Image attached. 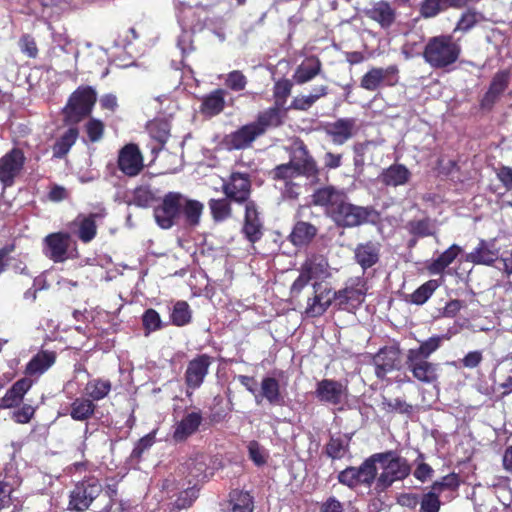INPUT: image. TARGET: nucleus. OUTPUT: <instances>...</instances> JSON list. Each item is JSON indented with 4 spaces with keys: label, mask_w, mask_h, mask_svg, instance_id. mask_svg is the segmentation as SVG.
Segmentation results:
<instances>
[{
    "label": "nucleus",
    "mask_w": 512,
    "mask_h": 512,
    "mask_svg": "<svg viewBox=\"0 0 512 512\" xmlns=\"http://www.w3.org/2000/svg\"><path fill=\"white\" fill-rule=\"evenodd\" d=\"M204 205L195 199H189L180 192L170 191L159 199L153 209L156 224L161 229H170L178 224L181 217L189 227L200 224Z\"/></svg>",
    "instance_id": "obj_1"
},
{
    "label": "nucleus",
    "mask_w": 512,
    "mask_h": 512,
    "mask_svg": "<svg viewBox=\"0 0 512 512\" xmlns=\"http://www.w3.org/2000/svg\"><path fill=\"white\" fill-rule=\"evenodd\" d=\"M461 53L462 47L452 35L441 34L428 39L422 56L431 68L449 71Z\"/></svg>",
    "instance_id": "obj_2"
},
{
    "label": "nucleus",
    "mask_w": 512,
    "mask_h": 512,
    "mask_svg": "<svg viewBox=\"0 0 512 512\" xmlns=\"http://www.w3.org/2000/svg\"><path fill=\"white\" fill-rule=\"evenodd\" d=\"M276 128L279 127L274 123L273 117L266 116L260 111L254 121L226 134L221 145L227 151L245 150L250 148L255 140L265 135L268 130Z\"/></svg>",
    "instance_id": "obj_3"
},
{
    "label": "nucleus",
    "mask_w": 512,
    "mask_h": 512,
    "mask_svg": "<svg viewBox=\"0 0 512 512\" xmlns=\"http://www.w3.org/2000/svg\"><path fill=\"white\" fill-rule=\"evenodd\" d=\"M374 457L376 464L379 463L382 468L374 487L378 494L387 491L395 482L403 481L411 474L410 463L396 450L374 453Z\"/></svg>",
    "instance_id": "obj_4"
},
{
    "label": "nucleus",
    "mask_w": 512,
    "mask_h": 512,
    "mask_svg": "<svg viewBox=\"0 0 512 512\" xmlns=\"http://www.w3.org/2000/svg\"><path fill=\"white\" fill-rule=\"evenodd\" d=\"M330 219L339 228H354L365 224H377L380 213L373 206L351 203L347 196Z\"/></svg>",
    "instance_id": "obj_5"
},
{
    "label": "nucleus",
    "mask_w": 512,
    "mask_h": 512,
    "mask_svg": "<svg viewBox=\"0 0 512 512\" xmlns=\"http://www.w3.org/2000/svg\"><path fill=\"white\" fill-rule=\"evenodd\" d=\"M368 290V281L363 276L349 278L344 287L333 291L334 309L355 313L364 303Z\"/></svg>",
    "instance_id": "obj_6"
},
{
    "label": "nucleus",
    "mask_w": 512,
    "mask_h": 512,
    "mask_svg": "<svg viewBox=\"0 0 512 512\" xmlns=\"http://www.w3.org/2000/svg\"><path fill=\"white\" fill-rule=\"evenodd\" d=\"M97 102L96 90L88 85H81L71 93L62 109L66 124H77L91 115Z\"/></svg>",
    "instance_id": "obj_7"
},
{
    "label": "nucleus",
    "mask_w": 512,
    "mask_h": 512,
    "mask_svg": "<svg viewBox=\"0 0 512 512\" xmlns=\"http://www.w3.org/2000/svg\"><path fill=\"white\" fill-rule=\"evenodd\" d=\"M103 487L98 478L85 477L77 482L70 491L68 510L84 512L88 510L93 501L102 493Z\"/></svg>",
    "instance_id": "obj_8"
},
{
    "label": "nucleus",
    "mask_w": 512,
    "mask_h": 512,
    "mask_svg": "<svg viewBox=\"0 0 512 512\" xmlns=\"http://www.w3.org/2000/svg\"><path fill=\"white\" fill-rule=\"evenodd\" d=\"M72 241L68 232H53L46 235L43 239V253L54 263H63L72 258Z\"/></svg>",
    "instance_id": "obj_9"
},
{
    "label": "nucleus",
    "mask_w": 512,
    "mask_h": 512,
    "mask_svg": "<svg viewBox=\"0 0 512 512\" xmlns=\"http://www.w3.org/2000/svg\"><path fill=\"white\" fill-rule=\"evenodd\" d=\"M399 82L397 65L371 67L360 79V87L367 91H376L381 87H394Z\"/></svg>",
    "instance_id": "obj_10"
},
{
    "label": "nucleus",
    "mask_w": 512,
    "mask_h": 512,
    "mask_svg": "<svg viewBox=\"0 0 512 512\" xmlns=\"http://www.w3.org/2000/svg\"><path fill=\"white\" fill-rule=\"evenodd\" d=\"M293 79L281 78L274 83L273 86V99L274 104L261 112L266 116L273 117L274 123L281 127L285 123L288 109L285 107L288 97L293 88Z\"/></svg>",
    "instance_id": "obj_11"
},
{
    "label": "nucleus",
    "mask_w": 512,
    "mask_h": 512,
    "mask_svg": "<svg viewBox=\"0 0 512 512\" xmlns=\"http://www.w3.org/2000/svg\"><path fill=\"white\" fill-rule=\"evenodd\" d=\"M25 163V154L18 147H13L0 158V183L4 188L12 187L15 184Z\"/></svg>",
    "instance_id": "obj_12"
},
{
    "label": "nucleus",
    "mask_w": 512,
    "mask_h": 512,
    "mask_svg": "<svg viewBox=\"0 0 512 512\" xmlns=\"http://www.w3.org/2000/svg\"><path fill=\"white\" fill-rule=\"evenodd\" d=\"M222 191L231 201L238 204L251 202L252 183L248 173L232 172L222 185Z\"/></svg>",
    "instance_id": "obj_13"
},
{
    "label": "nucleus",
    "mask_w": 512,
    "mask_h": 512,
    "mask_svg": "<svg viewBox=\"0 0 512 512\" xmlns=\"http://www.w3.org/2000/svg\"><path fill=\"white\" fill-rule=\"evenodd\" d=\"M161 490L169 497L177 495L173 503L176 510L190 508L198 498L199 489L196 485L185 487L184 483L178 482L174 477H168L163 480Z\"/></svg>",
    "instance_id": "obj_14"
},
{
    "label": "nucleus",
    "mask_w": 512,
    "mask_h": 512,
    "mask_svg": "<svg viewBox=\"0 0 512 512\" xmlns=\"http://www.w3.org/2000/svg\"><path fill=\"white\" fill-rule=\"evenodd\" d=\"M117 167L127 177H136L144 169V157L135 143L125 144L117 156Z\"/></svg>",
    "instance_id": "obj_15"
},
{
    "label": "nucleus",
    "mask_w": 512,
    "mask_h": 512,
    "mask_svg": "<svg viewBox=\"0 0 512 512\" xmlns=\"http://www.w3.org/2000/svg\"><path fill=\"white\" fill-rule=\"evenodd\" d=\"M290 161L299 176H304L308 179H318L320 168L303 141L298 142L293 148Z\"/></svg>",
    "instance_id": "obj_16"
},
{
    "label": "nucleus",
    "mask_w": 512,
    "mask_h": 512,
    "mask_svg": "<svg viewBox=\"0 0 512 512\" xmlns=\"http://www.w3.org/2000/svg\"><path fill=\"white\" fill-rule=\"evenodd\" d=\"M214 358L208 354H198L189 360L184 373L185 385L188 389L196 390L202 386L209 373Z\"/></svg>",
    "instance_id": "obj_17"
},
{
    "label": "nucleus",
    "mask_w": 512,
    "mask_h": 512,
    "mask_svg": "<svg viewBox=\"0 0 512 512\" xmlns=\"http://www.w3.org/2000/svg\"><path fill=\"white\" fill-rule=\"evenodd\" d=\"M347 196L344 190L328 185L318 188L313 192L311 204L323 208L326 216L331 218Z\"/></svg>",
    "instance_id": "obj_18"
},
{
    "label": "nucleus",
    "mask_w": 512,
    "mask_h": 512,
    "mask_svg": "<svg viewBox=\"0 0 512 512\" xmlns=\"http://www.w3.org/2000/svg\"><path fill=\"white\" fill-rule=\"evenodd\" d=\"M405 365L413 378L423 384H433L438 381L437 363H433L426 358H421L406 354Z\"/></svg>",
    "instance_id": "obj_19"
},
{
    "label": "nucleus",
    "mask_w": 512,
    "mask_h": 512,
    "mask_svg": "<svg viewBox=\"0 0 512 512\" xmlns=\"http://www.w3.org/2000/svg\"><path fill=\"white\" fill-rule=\"evenodd\" d=\"M314 395L323 404L337 406L347 396V386L334 379H322L316 383Z\"/></svg>",
    "instance_id": "obj_20"
},
{
    "label": "nucleus",
    "mask_w": 512,
    "mask_h": 512,
    "mask_svg": "<svg viewBox=\"0 0 512 512\" xmlns=\"http://www.w3.org/2000/svg\"><path fill=\"white\" fill-rule=\"evenodd\" d=\"M324 130L332 143L340 146L358 133L357 119L353 117L338 118L334 122L328 123Z\"/></svg>",
    "instance_id": "obj_21"
},
{
    "label": "nucleus",
    "mask_w": 512,
    "mask_h": 512,
    "mask_svg": "<svg viewBox=\"0 0 512 512\" xmlns=\"http://www.w3.org/2000/svg\"><path fill=\"white\" fill-rule=\"evenodd\" d=\"M401 350L399 346H384L373 357L375 375L384 380L389 372L395 370L400 362Z\"/></svg>",
    "instance_id": "obj_22"
},
{
    "label": "nucleus",
    "mask_w": 512,
    "mask_h": 512,
    "mask_svg": "<svg viewBox=\"0 0 512 512\" xmlns=\"http://www.w3.org/2000/svg\"><path fill=\"white\" fill-rule=\"evenodd\" d=\"M263 231L264 226L259 216L258 206L255 201H251L245 206L242 233L250 243L254 244L263 237Z\"/></svg>",
    "instance_id": "obj_23"
},
{
    "label": "nucleus",
    "mask_w": 512,
    "mask_h": 512,
    "mask_svg": "<svg viewBox=\"0 0 512 512\" xmlns=\"http://www.w3.org/2000/svg\"><path fill=\"white\" fill-rule=\"evenodd\" d=\"M365 15L382 29L391 28L397 19L396 8L387 0L374 2L371 8L365 10Z\"/></svg>",
    "instance_id": "obj_24"
},
{
    "label": "nucleus",
    "mask_w": 512,
    "mask_h": 512,
    "mask_svg": "<svg viewBox=\"0 0 512 512\" xmlns=\"http://www.w3.org/2000/svg\"><path fill=\"white\" fill-rule=\"evenodd\" d=\"M203 422V416L200 411L186 413L182 419L174 425L172 439L176 443L186 441L195 434Z\"/></svg>",
    "instance_id": "obj_25"
},
{
    "label": "nucleus",
    "mask_w": 512,
    "mask_h": 512,
    "mask_svg": "<svg viewBox=\"0 0 512 512\" xmlns=\"http://www.w3.org/2000/svg\"><path fill=\"white\" fill-rule=\"evenodd\" d=\"M381 244L377 241L368 240L356 245L354 249V260L366 271L372 268L380 260Z\"/></svg>",
    "instance_id": "obj_26"
},
{
    "label": "nucleus",
    "mask_w": 512,
    "mask_h": 512,
    "mask_svg": "<svg viewBox=\"0 0 512 512\" xmlns=\"http://www.w3.org/2000/svg\"><path fill=\"white\" fill-rule=\"evenodd\" d=\"M33 380L28 377H23L17 380L0 398V409L17 408L23 402L25 394L33 386Z\"/></svg>",
    "instance_id": "obj_27"
},
{
    "label": "nucleus",
    "mask_w": 512,
    "mask_h": 512,
    "mask_svg": "<svg viewBox=\"0 0 512 512\" xmlns=\"http://www.w3.org/2000/svg\"><path fill=\"white\" fill-rule=\"evenodd\" d=\"M322 72V62L315 55L307 56L295 68L292 79L297 85H304L315 79Z\"/></svg>",
    "instance_id": "obj_28"
},
{
    "label": "nucleus",
    "mask_w": 512,
    "mask_h": 512,
    "mask_svg": "<svg viewBox=\"0 0 512 512\" xmlns=\"http://www.w3.org/2000/svg\"><path fill=\"white\" fill-rule=\"evenodd\" d=\"M317 234L318 228L314 224L299 220L294 224L288 235V240L296 248H306L313 242Z\"/></svg>",
    "instance_id": "obj_29"
},
{
    "label": "nucleus",
    "mask_w": 512,
    "mask_h": 512,
    "mask_svg": "<svg viewBox=\"0 0 512 512\" xmlns=\"http://www.w3.org/2000/svg\"><path fill=\"white\" fill-rule=\"evenodd\" d=\"M411 177V171L404 164L394 163L382 170L379 181L387 187H398L408 184Z\"/></svg>",
    "instance_id": "obj_30"
},
{
    "label": "nucleus",
    "mask_w": 512,
    "mask_h": 512,
    "mask_svg": "<svg viewBox=\"0 0 512 512\" xmlns=\"http://www.w3.org/2000/svg\"><path fill=\"white\" fill-rule=\"evenodd\" d=\"M57 354L50 350H40L26 364V377H39L44 374L56 362Z\"/></svg>",
    "instance_id": "obj_31"
},
{
    "label": "nucleus",
    "mask_w": 512,
    "mask_h": 512,
    "mask_svg": "<svg viewBox=\"0 0 512 512\" xmlns=\"http://www.w3.org/2000/svg\"><path fill=\"white\" fill-rule=\"evenodd\" d=\"M98 213H90L88 215L78 214L77 217L69 224V227H77V236L83 243L91 242L97 235L96 219Z\"/></svg>",
    "instance_id": "obj_32"
},
{
    "label": "nucleus",
    "mask_w": 512,
    "mask_h": 512,
    "mask_svg": "<svg viewBox=\"0 0 512 512\" xmlns=\"http://www.w3.org/2000/svg\"><path fill=\"white\" fill-rule=\"evenodd\" d=\"M468 260L474 264L491 266L500 260L499 249L495 247L494 240H480L478 246L468 255Z\"/></svg>",
    "instance_id": "obj_33"
},
{
    "label": "nucleus",
    "mask_w": 512,
    "mask_h": 512,
    "mask_svg": "<svg viewBox=\"0 0 512 512\" xmlns=\"http://www.w3.org/2000/svg\"><path fill=\"white\" fill-rule=\"evenodd\" d=\"M259 396L271 406H284L285 404V396L281 391L280 382L275 377L262 378Z\"/></svg>",
    "instance_id": "obj_34"
},
{
    "label": "nucleus",
    "mask_w": 512,
    "mask_h": 512,
    "mask_svg": "<svg viewBox=\"0 0 512 512\" xmlns=\"http://www.w3.org/2000/svg\"><path fill=\"white\" fill-rule=\"evenodd\" d=\"M148 134L157 143V147L152 148V153H159L170 138L171 124L163 118H156L149 121L146 125Z\"/></svg>",
    "instance_id": "obj_35"
},
{
    "label": "nucleus",
    "mask_w": 512,
    "mask_h": 512,
    "mask_svg": "<svg viewBox=\"0 0 512 512\" xmlns=\"http://www.w3.org/2000/svg\"><path fill=\"white\" fill-rule=\"evenodd\" d=\"M226 94V90L217 88L203 96L200 105V112L207 117L219 115L225 108Z\"/></svg>",
    "instance_id": "obj_36"
},
{
    "label": "nucleus",
    "mask_w": 512,
    "mask_h": 512,
    "mask_svg": "<svg viewBox=\"0 0 512 512\" xmlns=\"http://www.w3.org/2000/svg\"><path fill=\"white\" fill-rule=\"evenodd\" d=\"M328 260L320 254L313 253L309 255L301 264L302 270L311 280L325 278L329 275Z\"/></svg>",
    "instance_id": "obj_37"
},
{
    "label": "nucleus",
    "mask_w": 512,
    "mask_h": 512,
    "mask_svg": "<svg viewBox=\"0 0 512 512\" xmlns=\"http://www.w3.org/2000/svg\"><path fill=\"white\" fill-rule=\"evenodd\" d=\"M97 405L87 396L75 398L69 405V415L74 421L87 422L94 417Z\"/></svg>",
    "instance_id": "obj_38"
},
{
    "label": "nucleus",
    "mask_w": 512,
    "mask_h": 512,
    "mask_svg": "<svg viewBox=\"0 0 512 512\" xmlns=\"http://www.w3.org/2000/svg\"><path fill=\"white\" fill-rule=\"evenodd\" d=\"M408 233L415 238H426L436 235V221L430 217L412 219L405 226Z\"/></svg>",
    "instance_id": "obj_39"
},
{
    "label": "nucleus",
    "mask_w": 512,
    "mask_h": 512,
    "mask_svg": "<svg viewBox=\"0 0 512 512\" xmlns=\"http://www.w3.org/2000/svg\"><path fill=\"white\" fill-rule=\"evenodd\" d=\"M112 390V382L105 378H93L85 384V396L92 399L94 403L106 398Z\"/></svg>",
    "instance_id": "obj_40"
},
{
    "label": "nucleus",
    "mask_w": 512,
    "mask_h": 512,
    "mask_svg": "<svg viewBox=\"0 0 512 512\" xmlns=\"http://www.w3.org/2000/svg\"><path fill=\"white\" fill-rule=\"evenodd\" d=\"M79 137V129L77 127L68 128L53 144V157L57 159L64 158L76 143Z\"/></svg>",
    "instance_id": "obj_41"
},
{
    "label": "nucleus",
    "mask_w": 512,
    "mask_h": 512,
    "mask_svg": "<svg viewBox=\"0 0 512 512\" xmlns=\"http://www.w3.org/2000/svg\"><path fill=\"white\" fill-rule=\"evenodd\" d=\"M461 252L462 249L460 246L457 244H452L427 266L429 273L442 274L445 269L454 262V260Z\"/></svg>",
    "instance_id": "obj_42"
},
{
    "label": "nucleus",
    "mask_w": 512,
    "mask_h": 512,
    "mask_svg": "<svg viewBox=\"0 0 512 512\" xmlns=\"http://www.w3.org/2000/svg\"><path fill=\"white\" fill-rule=\"evenodd\" d=\"M357 479L361 486L371 487L376 484L378 478V469L375 462L374 454L366 458L359 466H355Z\"/></svg>",
    "instance_id": "obj_43"
},
{
    "label": "nucleus",
    "mask_w": 512,
    "mask_h": 512,
    "mask_svg": "<svg viewBox=\"0 0 512 512\" xmlns=\"http://www.w3.org/2000/svg\"><path fill=\"white\" fill-rule=\"evenodd\" d=\"M230 512H253L254 498L248 491L234 489L229 493Z\"/></svg>",
    "instance_id": "obj_44"
},
{
    "label": "nucleus",
    "mask_w": 512,
    "mask_h": 512,
    "mask_svg": "<svg viewBox=\"0 0 512 512\" xmlns=\"http://www.w3.org/2000/svg\"><path fill=\"white\" fill-rule=\"evenodd\" d=\"M445 339H447L446 335H433L421 341L418 347L410 348L407 354L429 359L442 346Z\"/></svg>",
    "instance_id": "obj_45"
},
{
    "label": "nucleus",
    "mask_w": 512,
    "mask_h": 512,
    "mask_svg": "<svg viewBox=\"0 0 512 512\" xmlns=\"http://www.w3.org/2000/svg\"><path fill=\"white\" fill-rule=\"evenodd\" d=\"M170 322L176 327H183L192 322V310L186 301L178 300L174 303L170 313Z\"/></svg>",
    "instance_id": "obj_46"
},
{
    "label": "nucleus",
    "mask_w": 512,
    "mask_h": 512,
    "mask_svg": "<svg viewBox=\"0 0 512 512\" xmlns=\"http://www.w3.org/2000/svg\"><path fill=\"white\" fill-rule=\"evenodd\" d=\"M332 306L334 307L332 296L327 298L325 301H322L321 297L313 292V296L307 299L305 314L310 318L320 317Z\"/></svg>",
    "instance_id": "obj_47"
},
{
    "label": "nucleus",
    "mask_w": 512,
    "mask_h": 512,
    "mask_svg": "<svg viewBox=\"0 0 512 512\" xmlns=\"http://www.w3.org/2000/svg\"><path fill=\"white\" fill-rule=\"evenodd\" d=\"M441 282V279H431L426 281L410 295V302L416 305H423L441 285Z\"/></svg>",
    "instance_id": "obj_48"
},
{
    "label": "nucleus",
    "mask_w": 512,
    "mask_h": 512,
    "mask_svg": "<svg viewBox=\"0 0 512 512\" xmlns=\"http://www.w3.org/2000/svg\"><path fill=\"white\" fill-rule=\"evenodd\" d=\"M231 200L227 197L220 199H210L208 202L209 209L212 215V218L221 222L231 217L232 208L230 204Z\"/></svg>",
    "instance_id": "obj_49"
},
{
    "label": "nucleus",
    "mask_w": 512,
    "mask_h": 512,
    "mask_svg": "<svg viewBox=\"0 0 512 512\" xmlns=\"http://www.w3.org/2000/svg\"><path fill=\"white\" fill-rule=\"evenodd\" d=\"M483 18L484 17L480 12H477L474 8H468L461 14L454 28V32L460 31L463 33H467L473 27H475L477 23H479Z\"/></svg>",
    "instance_id": "obj_50"
},
{
    "label": "nucleus",
    "mask_w": 512,
    "mask_h": 512,
    "mask_svg": "<svg viewBox=\"0 0 512 512\" xmlns=\"http://www.w3.org/2000/svg\"><path fill=\"white\" fill-rule=\"evenodd\" d=\"M349 450V441L341 437L331 436L325 445V454L332 460H338L344 457Z\"/></svg>",
    "instance_id": "obj_51"
},
{
    "label": "nucleus",
    "mask_w": 512,
    "mask_h": 512,
    "mask_svg": "<svg viewBox=\"0 0 512 512\" xmlns=\"http://www.w3.org/2000/svg\"><path fill=\"white\" fill-rule=\"evenodd\" d=\"M461 486V479L458 473L452 472L448 475L443 476L440 480H436L432 483L430 488L436 491L438 494H442L445 490L456 492Z\"/></svg>",
    "instance_id": "obj_52"
},
{
    "label": "nucleus",
    "mask_w": 512,
    "mask_h": 512,
    "mask_svg": "<svg viewBox=\"0 0 512 512\" xmlns=\"http://www.w3.org/2000/svg\"><path fill=\"white\" fill-rule=\"evenodd\" d=\"M443 0H422L419 4V17L422 19H432L445 12Z\"/></svg>",
    "instance_id": "obj_53"
},
{
    "label": "nucleus",
    "mask_w": 512,
    "mask_h": 512,
    "mask_svg": "<svg viewBox=\"0 0 512 512\" xmlns=\"http://www.w3.org/2000/svg\"><path fill=\"white\" fill-rule=\"evenodd\" d=\"M157 430H153L140 438L134 445V448L130 454V458L139 462L142 459L143 454L149 450L156 442Z\"/></svg>",
    "instance_id": "obj_54"
},
{
    "label": "nucleus",
    "mask_w": 512,
    "mask_h": 512,
    "mask_svg": "<svg viewBox=\"0 0 512 512\" xmlns=\"http://www.w3.org/2000/svg\"><path fill=\"white\" fill-rule=\"evenodd\" d=\"M156 200L154 192L148 186H139L133 191L132 203L137 207L148 208Z\"/></svg>",
    "instance_id": "obj_55"
},
{
    "label": "nucleus",
    "mask_w": 512,
    "mask_h": 512,
    "mask_svg": "<svg viewBox=\"0 0 512 512\" xmlns=\"http://www.w3.org/2000/svg\"><path fill=\"white\" fill-rule=\"evenodd\" d=\"M141 319L142 326L146 335L158 331L164 327L160 314L153 308L146 309Z\"/></svg>",
    "instance_id": "obj_56"
},
{
    "label": "nucleus",
    "mask_w": 512,
    "mask_h": 512,
    "mask_svg": "<svg viewBox=\"0 0 512 512\" xmlns=\"http://www.w3.org/2000/svg\"><path fill=\"white\" fill-rule=\"evenodd\" d=\"M419 512H439L441 508L440 494L432 488L426 493H423L419 500Z\"/></svg>",
    "instance_id": "obj_57"
},
{
    "label": "nucleus",
    "mask_w": 512,
    "mask_h": 512,
    "mask_svg": "<svg viewBox=\"0 0 512 512\" xmlns=\"http://www.w3.org/2000/svg\"><path fill=\"white\" fill-rule=\"evenodd\" d=\"M382 409L387 413H398L404 415H411L413 412V406L400 398H384L382 401Z\"/></svg>",
    "instance_id": "obj_58"
},
{
    "label": "nucleus",
    "mask_w": 512,
    "mask_h": 512,
    "mask_svg": "<svg viewBox=\"0 0 512 512\" xmlns=\"http://www.w3.org/2000/svg\"><path fill=\"white\" fill-rule=\"evenodd\" d=\"M510 83V71L509 70H500L495 73L490 84L489 89L492 90L498 96H502V94L506 91Z\"/></svg>",
    "instance_id": "obj_59"
},
{
    "label": "nucleus",
    "mask_w": 512,
    "mask_h": 512,
    "mask_svg": "<svg viewBox=\"0 0 512 512\" xmlns=\"http://www.w3.org/2000/svg\"><path fill=\"white\" fill-rule=\"evenodd\" d=\"M84 128L91 143L99 142L103 138L105 125L100 119L90 118Z\"/></svg>",
    "instance_id": "obj_60"
},
{
    "label": "nucleus",
    "mask_w": 512,
    "mask_h": 512,
    "mask_svg": "<svg viewBox=\"0 0 512 512\" xmlns=\"http://www.w3.org/2000/svg\"><path fill=\"white\" fill-rule=\"evenodd\" d=\"M247 83V77L240 70L229 72L225 79V86L235 92L244 90Z\"/></svg>",
    "instance_id": "obj_61"
},
{
    "label": "nucleus",
    "mask_w": 512,
    "mask_h": 512,
    "mask_svg": "<svg viewBox=\"0 0 512 512\" xmlns=\"http://www.w3.org/2000/svg\"><path fill=\"white\" fill-rule=\"evenodd\" d=\"M423 460L424 454L419 453L415 460L416 467L413 471V476L422 483L431 479L434 474L433 468L428 463L423 462Z\"/></svg>",
    "instance_id": "obj_62"
},
{
    "label": "nucleus",
    "mask_w": 512,
    "mask_h": 512,
    "mask_svg": "<svg viewBox=\"0 0 512 512\" xmlns=\"http://www.w3.org/2000/svg\"><path fill=\"white\" fill-rule=\"evenodd\" d=\"M337 480L340 484L351 490L361 486L357 479L355 466H347L344 470L340 471L337 475Z\"/></svg>",
    "instance_id": "obj_63"
},
{
    "label": "nucleus",
    "mask_w": 512,
    "mask_h": 512,
    "mask_svg": "<svg viewBox=\"0 0 512 512\" xmlns=\"http://www.w3.org/2000/svg\"><path fill=\"white\" fill-rule=\"evenodd\" d=\"M183 473L188 471L189 476L194 479L204 478L206 471V464L198 458H190L183 465Z\"/></svg>",
    "instance_id": "obj_64"
}]
</instances>
